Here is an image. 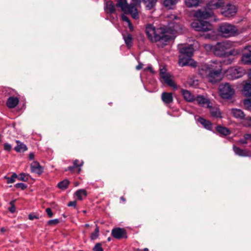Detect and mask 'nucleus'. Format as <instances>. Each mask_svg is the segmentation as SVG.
<instances>
[{"label": "nucleus", "instance_id": "f257e3e1", "mask_svg": "<svg viewBox=\"0 0 251 251\" xmlns=\"http://www.w3.org/2000/svg\"><path fill=\"white\" fill-rule=\"evenodd\" d=\"M146 32L149 39L152 42H155L160 48H163L166 45L171 39V36L164 28H156L151 24L146 25Z\"/></svg>", "mask_w": 251, "mask_h": 251}, {"label": "nucleus", "instance_id": "f03ea898", "mask_svg": "<svg viewBox=\"0 0 251 251\" xmlns=\"http://www.w3.org/2000/svg\"><path fill=\"white\" fill-rule=\"evenodd\" d=\"M224 6L223 0H210L204 9L196 11L194 16L200 19H205L213 15V10L222 8Z\"/></svg>", "mask_w": 251, "mask_h": 251}, {"label": "nucleus", "instance_id": "7ed1b4c3", "mask_svg": "<svg viewBox=\"0 0 251 251\" xmlns=\"http://www.w3.org/2000/svg\"><path fill=\"white\" fill-rule=\"evenodd\" d=\"M232 43L229 41L217 43L212 49L214 54L219 57H226L232 54L231 51H227L232 47Z\"/></svg>", "mask_w": 251, "mask_h": 251}, {"label": "nucleus", "instance_id": "20e7f679", "mask_svg": "<svg viewBox=\"0 0 251 251\" xmlns=\"http://www.w3.org/2000/svg\"><path fill=\"white\" fill-rule=\"evenodd\" d=\"M219 31L223 37L228 38L234 36L238 32L237 27L230 24L224 23L219 27Z\"/></svg>", "mask_w": 251, "mask_h": 251}, {"label": "nucleus", "instance_id": "39448f33", "mask_svg": "<svg viewBox=\"0 0 251 251\" xmlns=\"http://www.w3.org/2000/svg\"><path fill=\"white\" fill-rule=\"evenodd\" d=\"M220 95L223 99H230L234 94V90L228 83L220 85Z\"/></svg>", "mask_w": 251, "mask_h": 251}, {"label": "nucleus", "instance_id": "423d86ee", "mask_svg": "<svg viewBox=\"0 0 251 251\" xmlns=\"http://www.w3.org/2000/svg\"><path fill=\"white\" fill-rule=\"evenodd\" d=\"M192 27L197 31L205 32L212 30L211 25L206 21L198 20L192 23Z\"/></svg>", "mask_w": 251, "mask_h": 251}, {"label": "nucleus", "instance_id": "0eeeda50", "mask_svg": "<svg viewBox=\"0 0 251 251\" xmlns=\"http://www.w3.org/2000/svg\"><path fill=\"white\" fill-rule=\"evenodd\" d=\"M237 11V8L235 5L231 3H228L226 6L222 9V14L225 17H231L234 16Z\"/></svg>", "mask_w": 251, "mask_h": 251}, {"label": "nucleus", "instance_id": "6e6552de", "mask_svg": "<svg viewBox=\"0 0 251 251\" xmlns=\"http://www.w3.org/2000/svg\"><path fill=\"white\" fill-rule=\"evenodd\" d=\"M178 63L181 67L185 66H190L195 67L197 66V63L194 61L191 57H185L183 56H179Z\"/></svg>", "mask_w": 251, "mask_h": 251}, {"label": "nucleus", "instance_id": "1a4fd4ad", "mask_svg": "<svg viewBox=\"0 0 251 251\" xmlns=\"http://www.w3.org/2000/svg\"><path fill=\"white\" fill-rule=\"evenodd\" d=\"M104 10L106 14L111 15L116 13V9L114 3L112 0H106L104 4Z\"/></svg>", "mask_w": 251, "mask_h": 251}, {"label": "nucleus", "instance_id": "9d476101", "mask_svg": "<svg viewBox=\"0 0 251 251\" xmlns=\"http://www.w3.org/2000/svg\"><path fill=\"white\" fill-rule=\"evenodd\" d=\"M241 61L245 64L251 65V46H248L245 48Z\"/></svg>", "mask_w": 251, "mask_h": 251}, {"label": "nucleus", "instance_id": "9b49d317", "mask_svg": "<svg viewBox=\"0 0 251 251\" xmlns=\"http://www.w3.org/2000/svg\"><path fill=\"white\" fill-rule=\"evenodd\" d=\"M179 52L183 55L187 57H191L193 53L194 49L192 46H183L182 45L178 47Z\"/></svg>", "mask_w": 251, "mask_h": 251}, {"label": "nucleus", "instance_id": "f8f14e48", "mask_svg": "<svg viewBox=\"0 0 251 251\" xmlns=\"http://www.w3.org/2000/svg\"><path fill=\"white\" fill-rule=\"evenodd\" d=\"M176 21L169 23V27L172 31L180 32L182 30V25L180 23V20L175 17Z\"/></svg>", "mask_w": 251, "mask_h": 251}, {"label": "nucleus", "instance_id": "ddd939ff", "mask_svg": "<svg viewBox=\"0 0 251 251\" xmlns=\"http://www.w3.org/2000/svg\"><path fill=\"white\" fill-rule=\"evenodd\" d=\"M221 73L220 72L210 71L206 78L209 82L216 83L220 80Z\"/></svg>", "mask_w": 251, "mask_h": 251}, {"label": "nucleus", "instance_id": "4468645a", "mask_svg": "<svg viewBox=\"0 0 251 251\" xmlns=\"http://www.w3.org/2000/svg\"><path fill=\"white\" fill-rule=\"evenodd\" d=\"M210 71L220 72L222 70V64L221 62L217 61H212L208 64Z\"/></svg>", "mask_w": 251, "mask_h": 251}, {"label": "nucleus", "instance_id": "2eb2a0df", "mask_svg": "<svg viewBox=\"0 0 251 251\" xmlns=\"http://www.w3.org/2000/svg\"><path fill=\"white\" fill-rule=\"evenodd\" d=\"M132 4H128L126 0H117L116 6L121 8V11L126 13L129 10V8Z\"/></svg>", "mask_w": 251, "mask_h": 251}, {"label": "nucleus", "instance_id": "dca6fc26", "mask_svg": "<svg viewBox=\"0 0 251 251\" xmlns=\"http://www.w3.org/2000/svg\"><path fill=\"white\" fill-rule=\"evenodd\" d=\"M32 172L41 175L43 172V168L37 161H34L30 165Z\"/></svg>", "mask_w": 251, "mask_h": 251}, {"label": "nucleus", "instance_id": "f3484780", "mask_svg": "<svg viewBox=\"0 0 251 251\" xmlns=\"http://www.w3.org/2000/svg\"><path fill=\"white\" fill-rule=\"evenodd\" d=\"M230 72V75L234 79L239 78L245 74L244 70L241 68H233L231 70Z\"/></svg>", "mask_w": 251, "mask_h": 251}, {"label": "nucleus", "instance_id": "a211bd4d", "mask_svg": "<svg viewBox=\"0 0 251 251\" xmlns=\"http://www.w3.org/2000/svg\"><path fill=\"white\" fill-rule=\"evenodd\" d=\"M19 100L17 97H10L7 100L6 105L9 108H15L19 103Z\"/></svg>", "mask_w": 251, "mask_h": 251}, {"label": "nucleus", "instance_id": "6ab92c4d", "mask_svg": "<svg viewBox=\"0 0 251 251\" xmlns=\"http://www.w3.org/2000/svg\"><path fill=\"white\" fill-rule=\"evenodd\" d=\"M210 71L208 64L202 65L198 70L199 74L202 77H207Z\"/></svg>", "mask_w": 251, "mask_h": 251}, {"label": "nucleus", "instance_id": "aec40b11", "mask_svg": "<svg viewBox=\"0 0 251 251\" xmlns=\"http://www.w3.org/2000/svg\"><path fill=\"white\" fill-rule=\"evenodd\" d=\"M233 150L235 153L238 155L241 156H249V151L248 150H243L234 145Z\"/></svg>", "mask_w": 251, "mask_h": 251}, {"label": "nucleus", "instance_id": "412c9836", "mask_svg": "<svg viewBox=\"0 0 251 251\" xmlns=\"http://www.w3.org/2000/svg\"><path fill=\"white\" fill-rule=\"evenodd\" d=\"M161 99L166 104H170L173 101L172 94L171 93L163 92L161 95Z\"/></svg>", "mask_w": 251, "mask_h": 251}, {"label": "nucleus", "instance_id": "4be33fe9", "mask_svg": "<svg viewBox=\"0 0 251 251\" xmlns=\"http://www.w3.org/2000/svg\"><path fill=\"white\" fill-rule=\"evenodd\" d=\"M231 114L236 119L242 120L245 117L243 111L239 109L232 108L231 109Z\"/></svg>", "mask_w": 251, "mask_h": 251}, {"label": "nucleus", "instance_id": "5701e85b", "mask_svg": "<svg viewBox=\"0 0 251 251\" xmlns=\"http://www.w3.org/2000/svg\"><path fill=\"white\" fill-rule=\"evenodd\" d=\"M181 93L184 99L189 102H192L195 100L194 96L191 93V92L186 90H182Z\"/></svg>", "mask_w": 251, "mask_h": 251}, {"label": "nucleus", "instance_id": "b1692460", "mask_svg": "<svg viewBox=\"0 0 251 251\" xmlns=\"http://www.w3.org/2000/svg\"><path fill=\"white\" fill-rule=\"evenodd\" d=\"M16 143L17 145L14 148L16 151L18 152H22L27 150L26 146L22 142L17 140Z\"/></svg>", "mask_w": 251, "mask_h": 251}, {"label": "nucleus", "instance_id": "393cba45", "mask_svg": "<svg viewBox=\"0 0 251 251\" xmlns=\"http://www.w3.org/2000/svg\"><path fill=\"white\" fill-rule=\"evenodd\" d=\"M242 91L245 96H251V81L244 84Z\"/></svg>", "mask_w": 251, "mask_h": 251}, {"label": "nucleus", "instance_id": "a878e982", "mask_svg": "<svg viewBox=\"0 0 251 251\" xmlns=\"http://www.w3.org/2000/svg\"><path fill=\"white\" fill-rule=\"evenodd\" d=\"M157 0H142L148 10L152 9L156 5Z\"/></svg>", "mask_w": 251, "mask_h": 251}, {"label": "nucleus", "instance_id": "bb28decb", "mask_svg": "<svg viewBox=\"0 0 251 251\" xmlns=\"http://www.w3.org/2000/svg\"><path fill=\"white\" fill-rule=\"evenodd\" d=\"M184 3L187 7H197L200 3V0H184Z\"/></svg>", "mask_w": 251, "mask_h": 251}, {"label": "nucleus", "instance_id": "cd10ccee", "mask_svg": "<svg viewBox=\"0 0 251 251\" xmlns=\"http://www.w3.org/2000/svg\"><path fill=\"white\" fill-rule=\"evenodd\" d=\"M129 10L126 12L125 13L130 14L132 18L134 19H137L139 18V15L137 9L132 4L128 8Z\"/></svg>", "mask_w": 251, "mask_h": 251}, {"label": "nucleus", "instance_id": "c85d7f7f", "mask_svg": "<svg viewBox=\"0 0 251 251\" xmlns=\"http://www.w3.org/2000/svg\"><path fill=\"white\" fill-rule=\"evenodd\" d=\"M216 129L219 133L224 136L228 135L231 133L230 130L225 126H218Z\"/></svg>", "mask_w": 251, "mask_h": 251}, {"label": "nucleus", "instance_id": "c756f323", "mask_svg": "<svg viewBox=\"0 0 251 251\" xmlns=\"http://www.w3.org/2000/svg\"><path fill=\"white\" fill-rule=\"evenodd\" d=\"M198 121L205 128L208 130L212 129L211 123L209 121L206 120L201 117L198 119Z\"/></svg>", "mask_w": 251, "mask_h": 251}, {"label": "nucleus", "instance_id": "7c9ffc66", "mask_svg": "<svg viewBox=\"0 0 251 251\" xmlns=\"http://www.w3.org/2000/svg\"><path fill=\"white\" fill-rule=\"evenodd\" d=\"M162 78L163 79L164 82L169 86L173 87L174 88L176 89L177 86L174 81L171 78L170 76L167 75L165 76H163Z\"/></svg>", "mask_w": 251, "mask_h": 251}, {"label": "nucleus", "instance_id": "2f4dec72", "mask_svg": "<svg viewBox=\"0 0 251 251\" xmlns=\"http://www.w3.org/2000/svg\"><path fill=\"white\" fill-rule=\"evenodd\" d=\"M179 1V0H164V6L169 9H173V7Z\"/></svg>", "mask_w": 251, "mask_h": 251}, {"label": "nucleus", "instance_id": "473e14b6", "mask_svg": "<svg viewBox=\"0 0 251 251\" xmlns=\"http://www.w3.org/2000/svg\"><path fill=\"white\" fill-rule=\"evenodd\" d=\"M127 234L125 228L116 227L112 230V235H125Z\"/></svg>", "mask_w": 251, "mask_h": 251}, {"label": "nucleus", "instance_id": "72a5a7b5", "mask_svg": "<svg viewBox=\"0 0 251 251\" xmlns=\"http://www.w3.org/2000/svg\"><path fill=\"white\" fill-rule=\"evenodd\" d=\"M210 112L211 115L216 118H221V113L219 110V109L217 107H211L210 108Z\"/></svg>", "mask_w": 251, "mask_h": 251}, {"label": "nucleus", "instance_id": "f704fd0d", "mask_svg": "<svg viewBox=\"0 0 251 251\" xmlns=\"http://www.w3.org/2000/svg\"><path fill=\"white\" fill-rule=\"evenodd\" d=\"M75 194L79 200H82L86 197L87 192L85 189H80L75 192Z\"/></svg>", "mask_w": 251, "mask_h": 251}, {"label": "nucleus", "instance_id": "c9c22d12", "mask_svg": "<svg viewBox=\"0 0 251 251\" xmlns=\"http://www.w3.org/2000/svg\"><path fill=\"white\" fill-rule=\"evenodd\" d=\"M196 100L198 102V104L201 105L203 106L205 104H207V105L209 106V104L208 103V100L202 96H198L196 98Z\"/></svg>", "mask_w": 251, "mask_h": 251}, {"label": "nucleus", "instance_id": "e433bc0d", "mask_svg": "<svg viewBox=\"0 0 251 251\" xmlns=\"http://www.w3.org/2000/svg\"><path fill=\"white\" fill-rule=\"evenodd\" d=\"M69 183L70 182L68 180L65 179L63 180V181L59 182L58 183L57 186L59 189L64 190L68 188Z\"/></svg>", "mask_w": 251, "mask_h": 251}, {"label": "nucleus", "instance_id": "4c0bfd02", "mask_svg": "<svg viewBox=\"0 0 251 251\" xmlns=\"http://www.w3.org/2000/svg\"><path fill=\"white\" fill-rule=\"evenodd\" d=\"M124 39L125 43L128 47H130L132 44V37L130 34H127L126 35H124Z\"/></svg>", "mask_w": 251, "mask_h": 251}, {"label": "nucleus", "instance_id": "58836bf2", "mask_svg": "<svg viewBox=\"0 0 251 251\" xmlns=\"http://www.w3.org/2000/svg\"><path fill=\"white\" fill-rule=\"evenodd\" d=\"M74 165L76 168L77 171L76 173L77 174H79L81 171V168L80 167H81L83 164V161H79V160L76 159L74 160L73 162Z\"/></svg>", "mask_w": 251, "mask_h": 251}, {"label": "nucleus", "instance_id": "ea45409f", "mask_svg": "<svg viewBox=\"0 0 251 251\" xmlns=\"http://www.w3.org/2000/svg\"><path fill=\"white\" fill-rule=\"evenodd\" d=\"M18 177V176L16 173H13L11 177L4 176V178L7 179V183H12L15 182V179L16 178Z\"/></svg>", "mask_w": 251, "mask_h": 251}, {"label": "nucleus", "instance_id": "a19ab883", "mask_svg": "<svg viewBox=\"0 0 251 251\" xmlns=\"http://www.w3.org/2000/svg\"><path fill=\"white\" fill-rule=\"evenodd\" d=\"M244 105L249 110L251 111V99H245Z\"/></svg>", "mask_w": 251, "mask_h": 251}, {"label": "nucleus", "instance_id": "79ce46f5", "mask_svg": "<svg viewBox=\"0 0 251 251\" xmlns=\"http://www.w3.org/2000/svg\"><path fill=\"white\" fill-rule=\"evenodd\" d=\"M17 178L18 180L23 181H26L28 180L27 176L24 173L20 174Z\"/></svg>", "mask_w": 251, "mask_h": 251}, {"label": "nucleus", "instance_id": "37998d69", "mask_svg": "<svg viewBox=\"0 0 251 251\" xmlns=\"http://www.w3.org/2000/svg\"><path fill=\"white\" fill-rule=\"evenodd\" d=\"M15 187L20 188L21 190H24L27 188V185L23 183H18L15 184Z\"/></svg>", "mask_w": 251, "mask_h": 251}, {"label": "nucleus", "instance_id": "c03bdc74", "mask_svg": "<svg viewBox=\"0 0 251 251\" xmlns=\"http://www.w3.org/2000/svg\"><path fill=\"white\" fill-rule=\"evenodd\" d=\"M94 251H103L101 243H97L95 245V247L93 248Z\"/></svg>", "mask_w": 251, "mask_h": 251}, {"label": "nucleus", "instance_id": "a18cd8bd", "mask_svg": "<svg viewBox=\"0 0 251 251\" xmlns=\"http://www.w3.org/2000/svg\"><path fill=\"white\" fill-rule=\"evenodd\" d=\"M59 223V220L57 219L49 220L48 222L49 225L54 226L56 225Z\"/></svg>", "mask_w": 251, "mask_h": 251}, {"label": "nucleus", "instance_id": "49530a36", "mask_svg": "<svg viewBox=\"0 0 251 251\" xmlns=\"http://www.w3.org/2000/svg\"><path fill=\"white\" fill-rule=\"evenodd\" d=\"M77 169V168H76L74 165H73V166H69V167H68L67 169H65V171H69L71 173H73L75 172H76Z\"/></svg>", "mask_w": 251, "mask_h": 251}, {"label": "nucleus", "instance_id": "de8ad7c7", "mask_svg": "<svg viewBox=\"0 0 251 251\" xmlns=\"http://www.w3.org/2000/svg\"><path fill=\"white\" fill-rule=\"evenodd\" d=\"M39 216L38 215L35 214L34 213H31L28 215V219L30 220H33L34 219H39Z\"/></svg>", "mask_w": 251, "mask_h": 251}, {"label": "nucleus", "instance_id": "09e8293b", "mask_svg": "<svg viewBox=\"0 0 251 251\" xmlns=\"http://www.w3.org/2000/svg\"><path fill=\"white\" fill-rule=\"evenodd\" d=\"M122 19L123 21L126 22L128 23V26H130V25H131V23L130 22V20L126 16L123 14L122 16Z\"/></svg>", "mask_w": 251, "mask_h": 251}, {"label": "nucleus", "instance_id": "8fccbe9b", "mask_svg": "<svg viewBox=\"0 0 251 251\" xmlns=\"http://www.w3.org/2000/svg\"><path fill=\"white\" fill-rule=\"evenodd\" d=\"M14 201H12L10 202V204H11V207H10L9 208V210L11 212V213H14L15 212V210H16V208H15V205L14 204Z\"/></svg>", "mask_w": 251, "mask_h": 251}, {"label": "nucleus", "instance_id": "3c124183", "mask_svg": "<svg viewBox=\"0 0 251 251\" xmlns=\"http://www.w3.org/2000/svg\"><path fill=\"white\" fill-rule=\"evenodd\" d=\"M12 149V147L11 146L8 144V143H5L4 144V150L6 151H11Z\"/></svg>", "mask_w": 251, "mask_h": 251}, {"label": "nucleus", "instance_id": "603ef678", "mask_svg": "<svg viewBox=\"0 0 251 251\" xmlns=\"http://www.w3.org/2000/svg\"><path fill=\"white\" fill-rule=\"evenodd\" d=\"M160 75L161 78L163 77V76L167 75V74H166V69L165 68H162L160 69Z\"/></svg>", "mask_w": 251, "mask_h": 251}, {"label": "nucleus", "instance_id": "864d4df0", "mask_svg": "<svg viewBox=\"0 0 251 251\" xmlns=\"http://www.w3.org/2000/svg\"><path fill=\"white\" fill-rule=\"evenodd\" d=\"M46 211L49 217H51L53 216V213L50 208H47Z\"/></svg>", "mask_w": 251, "mask_h": 251}, {"label": "nucleus", "instance_id": "5fc2aeb1", "mask_svg": "<svg viewBox=\"0 0 251 251\" xmlns=\"http://www.w3.org/2000/svg\"><path fill=\"white\" fill-rule=\"evenodd\" d=\"M244 138L247 140H248L249 142H251V134L247 133L244 135Z\"/></svg>", "mask_w": 251, "mask_h": 251}, {"label": "nucleus", "instance_id": "6e6d98bb", "mask_svg": "<svg viewBox=\"0 0 251 251\" xmlns=\"http://www.w3.org/2000/svg\"><path fill=\"white\" fill-rule=\"evenodd\" d=\"M248 142V140L244 138V139H240L238 140L237 143L240 144H247Z\"/></svg>", "mask_w": 251, "mask_h": 251}, {"label": "nucleus", "instance_id": "4d7b16f0", "mask_svg": "<svg viewBox=\"0 0 251 251\" xmlns=\"http://www.w3.org/2000/svg\"><path fill=\"white\" fill-rule=\"evenodd\" d=\"M67 205L69 207L74 206V207H75L76 205V201H70L68 203Z\"/></svg>", "mask_w": 251, "mask_h": 251}, {"label": "nucleus", "instance_id": "13d9d810", "mask_svg": "<svg viewBox=\"0 0 251 251\" xmlns=\"http://www.w3.org/2000/svg\"><path fill=\"white\" fill-rule=\"evenodd\" d=\"M99 232V228L98 226H96V227L95 229V231L93 233H92L91 235H97Z\"/></svg>", "mask_w": 251, "mask_h": 251}, {"label": "nucleus", "instance_id": "bf43d9fd", "mask_svg": "<svg viewBox=\"0 0 251 251\" xmlns=\"http://www.w3.org/2000/svg\"><path fill=\"white\" fill-rule=\"evenodd\" d=\"M136 5H139L141 2L142 0H132Z\"/></svg>", "mask_w": 251, "mask_h": 251}, {"label": "nucleus", "instance_id": "052dcab7", "mask_svg": "<svg viewBox=\"0 0 251 251\" xmlns=\"http://www.w3.org/2000/svg\"><path fill=\"white\" fill-rule=\"evenodd\" d=\"M142 67H143V64L140 62V63H139V64L136 67V69L137 70H140L142 68Z\"/></svg>", "mask_w": 251, "mask_h": 251}, {"label": "nucleus", "instance_id": "680f3d73", "mask_svg": "<svg viewBox=\"0 0 251 251\" xmlns=\"http://www.w3.org/2000/svg\"><path fill=\"white\" fill-rule=\"evenodd\" d=\"M29 158L30 160H32L34 158V154L33 152H31L29 153Z\"/></svg>", "mask_w": 251, "mask_h": 251}, {"label": "nucleus", "instance_id": "e2e57ef3", "mask_svg": "<svg viewBox=\"0 0 251 251\" xmlns=\"http://www.w3.org/2000/svg\"><path fill=\"white\" fill-rule=\"evenodd\" d=\"M8 229L5 227H2L0 228L1 234H3L4 232H6Z\"/></svg>", "mask_w": 251, "mask_h": 251}, {"label": "nucleus", "instance_id": "0e129e2a", "mask_svg": "<svg viewBox=\"0 0 251 251\" xmlns=\"http://www.w3.org/2000/svg\"><path fill=\"white\" fill-rule=\"evenodd\" d=\"M114 237L118 239H121L124 236H113ZM126 238L127 237V236H125Z\"/></svg>", "mask_w": 251, "mask_h": 251}, {"label": "nucleus", "instance_id": "69168bd1", "mask_svg": "<svg viewBox=\"0 0 251 251\" xmlns=\"http://www.w3.org/2000/svg\"><path fill=\"white\" fill-rule=\"evenodd\" d=\"M120 199L121 200V201H122L123 202H125L126 201V199L124 197H121Z\"/></svg>", "mask_w": 251, "mask_h": 251}, {"label": "nucleus", "instance_id": "338daca9", "mask_svg": "<svg viewBox=\"0 0 251 251\" xmlns=\"http://www.w3.org/2000/svg\"><path fill=\"white\" fill-rule=\"evenodd\" d=\"M232 62V60L230 59H227V62H226V64H231Z\"/></svg>", "mask_w": 251, "mask_h": 251}, {"label": "nucleus", "instance_id": "774afa93", "mask_svg": "<svg viewBox=\"0 0 251 251\" xmlns=\"http://www.w3.org/2000/svg\"><path fill=\"white\" fill-rule=\"evenodd\" d=\"M248 120L250 121V126H251V117H248Z\"/></svg>", "mask_w": 251, "mask_h": 251}]
</instances>
